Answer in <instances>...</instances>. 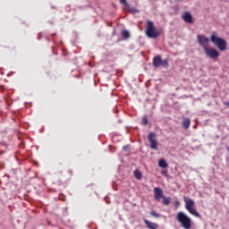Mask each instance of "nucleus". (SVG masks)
<instances>
[{
  "instance_id": "f257e3e1",
  "label": "nucleus",
  "mask_w": 229,
  "mask_h": 229,
  "mask_svg": "<svg viewBox=\"0 0 229 229\" xmlns=\"http://www.w3.org/2000/svg\"><path fill=\"white\" fill-rule=\"evenodd\" d=\"M197 42H199L200 47L203 48L204 53L208 58H211V60H214L215 58H219V51L212 47H208L210 39H208L207 36L198 35Z\"/></svg>"
},
{
  "instance_id": "f03ea898",
  "label": "nucleus",
  "mask_w": 229,
  "mask_h": 229,
  "mask_svg": "<svg viewBox=\"0 0 229 229\" xmlns=\"http://www.w3.org/2000/svg\"><path fill=\"white\" fill-rule=\"evenodd\" d=\"M145 34L148 38H158L159 35H162V32L157 30V26H155V22L148 20L147 25L145 28Z\"/></svg>"
},
{
  "instance_id": "7ed1b4c3",
  "label": "nucleus",
  "mask_w": 229,
  "mask_h": 229,
  "mask_svg": "<svg viewBox=\"0 0 229 229\" xmlns=\"http://www.w3.org/2000/svg\"><path fill=\"white\" fill-rule=\"evenodd\" d=\"M210 42L217 47L218 50L220 51H226V46L228 44L226 43V40L223 38H220L217 35V32L213 31L210 35Z\"/></svg>"
},
{
  "instance_id": "20e7f679",
  "label": "nucleus",
  "mask_w": 229,
  "mask_h": 229,
  "mask_svg": "<svg viewBox=\"0 0 229 229\" xmlns=\"http://www.w3.org/2000/svg\"><path fill=\"white\" fill-rule=\"evenodd\" d=\"M176 219L182 228L191 229L192 227V220L185 213L179 211L176 215Z\"/></svg>"
},
{
  "instance_id": "39448f33",
  "label": "nucleus",
  "mask_w": 229,
  "mask_h": 229,
  "mask_svg": "<svg viewBox=\"0 0 229 229\" xmlns=\"http://www.w3.org/2000/svg\"><path fill=\"white\" fill-rule=\"evenodd\" d=\"M184 202H185V208L191 214L192 216H195V217H199V213L196 211V209L193 208L194 207V200L184 197Z\"/></svg>"
},
{
  "instance_id": "423d86ee",
  "label": "nucleus",
  "mask_w": 229,
  "mask_h": 229,
  "mask_svg": "<svg viewBox=\"0 0 229 229\" xmlns=\"http://www.w3.org/2000/svg\"><path fill=\"white\" fill-rule=\"evenodd\" d=\"M152 65L153 67H156V68L165 67V69H167V67H169V60L167 59L162 60V56L157 55L153 58Z\"/></svg>"
},
{
  "instance_id": "0eeeda50",
  "label": "nucleus",
  "mask_w": 229,
  "mask_h": 229,
  "mask_svg": "<svg viewBox=\"0 0 229 229\" xmlns=\"http://www.w3.org/2000/svg\"><path fill=\"white\" fill-rule=\"evenodd\" d=\"M148 140L150 142V148L151 149H157L158 148V141H157V133L149 132L148 135Z\"/></svg>"
},
{
  "instance_id": "6e6552de",
  "label": "nucleus",
  "mask_w": 229,
  "mask_h": 229,
  "mask_svg": "<svg viewBox=\"0 0 229 229\" xmlns=\"http://www.w3.org/2000/svg\"><path fill=\"white\" fill-rule=\"evenodd\" d=\"M164 196V191L161 190V188H154V199H156V201H160Z\"/></svg>"
},
{
  "instance_id": "1a4fd4ad",
  "label": "nucleus",
  "mask_w": 229,
  "mask_h": 229,
  "mask_svg": "<svg viewBox=\"0 0 229 229\" xmlns=\"http://www.w3.org/2000/svg\"><path fill=\"white\" fill-rule=\"evenodd\" d=\"M143 223L146 225L148 229H158V224L153 223L146 218H143Z\"/></svg>"
},
{
  "instance_id": "9d476101",
  "label": "nucleus",
  "mask_w": 229,
  "mask_h": 229,
  "mask_svg": "<svg viewBox=\"0 0 229 229\" xmlns=\"http://www.w3.org/2000/svg\"><path fill=\"white\" fill-rule=\"evenodd\" d=\"M182 18L184 21V22H187L188 24H192V22H193L192 14H191V13H189V12H185L182 14Z\"/></svg>"
},
{
  "instance_id": "9b49d317",
  "label": "nucleus",
  "mask_w": 229,
  "mask_h": 229,
  "mask_svg": "<svg viewBox=\"0 0 229 229\" xmlns=\"http://www.w3.org/2000/svg\"><path fill=\"white\" fill-rule=\"evenodd\" d=\"M191 126V119L189 118H184L182 122V127L184 130H189Z\"/></svg>"
},
{
  "instance_id": "f8f14e48",
  "label": "nucleus",
  "mask_w": 229,
  "mask_h": 229,
  "mask_svg": "<svg viewBox=\"0 0 229 229\" xmlns=\"http://www.w3.org/2000/svg\"><path fill=\"white\" fill-rule=\"evenodd\" d=\"M158 165L159 167H161L162 169H165L167 168V162L165 159H159L158 161Z\"/></svg>"
},
{
  "instance_id": "ddd939ff",
  "label": "nucleus",
  "mask_w": 229,
  "mask_h": 229,
  "mask_svg": "<svg viewBox=\"0 0 229 229\" xmlns=\"http://www.w3.org/2000/svg\"><path fill=\"white\" fill-rule=\"evenodd\" d=\"M133 174L136 180H142V173L140 170H134Z\"/></svg>"
},
{
  "instance_id": "4468645a",
  "label": "nucleus",
  "mask_w": 229,
  "mask_h": 229,
  "mask_svg": "<svg viewBox=\"0 0 229 229\" xmlns=\"http://www.w3.org/2000/svg\"><path fill=\"white\" fill-rule=\"evenodd\" d=\"M161 199H163L162 203L165 207H168V205L171 203V198H167V197L164 196V198H162Z\"/></svg>"
},
{
  "instance_id": "2eb2a0df",
  "label": "nucleus",
  "mask_w": 229,
  "mask_h": 229,
  "mask_svg": "<svg viewBox=\"0 0 229 229\" xmlns=\"http://www.w3.org/2000/svg\"><path fill=\"white\" fill-rule=\"evenodd\" d=\"M122 36L124 38H130V32L128 30H123L122 31Z\"/></svg>"
},
{
  "instance_id": "dca6fc26",
  "label": "nucleus",
  "mask_w": 229,
  "mask_h": 229,
  "mask_svg": "<svg viewBox=\"0 0 229 229\" xmlns=\"http://www.w3.org/2000/svg\"><path fill=\"white\" fill-rule=\"evenodd\" d=\"M148 116L144 115L142 117V123H141L143 124V126H148Z\"/></svg>"
},
{
  "instance_id": "f3484780",
  "label": "nucleus",
  "mask_w": 229,
  "mask_h": 229,
  "mask_svg": "<svg viewBox=\"0 0 229 229\" xmlns=\"http://www.w3.org/2000/svg\"><path fill=\"white\" fill-rule=\"evenodd\" d=\"M130 13H139V9L135 8V7H131L129 9Z\"/></svg>"
},
{
  "instance_id": "a211bd4d",
  "label": "nucleus",
  "mask_w": 229,
  "mask_h": 229,
  "mask_svg": "<svg viewBox=\"0 0 229 229\" xmlns=\"http://www.w3.org/2000/svg\"><path fill=\"white\" fill-rule=\"evenodd\" d=\"M150 216H152L153 217H160V215L156 211H151Z\"/></svg>"
},
{
  "instance_id": "6ab92c4d",
  "label": "nucleus",
  "mask_w": 229,
  "mask_h": 229,
  "mask_svg": "<svg viewBox=\"0 0 229 229\" xmlns=\"http://www.w3.org/2000/svg\"><path fill=\"white\" fill-rule=\"evenodd\" d=\"M44 37V32H39L38 34V40H42V38Z\"/></svg>"
},
{
  "instance_id": "aec40b11",
  "label": "nucleus",
  "mask_w": 229,
  "mask_h": 229,
  "mask_svg": "<svg viewBox=\"0 0 229 229\" xmlns=\"http://www.w3.org/2000/svg\"><path fill=\"white\" fill-rule=\"evenodd\" d=\"M121 4H123L124 6H128V2L126 0H120Z\"/></svg>"
},
{
  "instance_id": "412c9836",
  "label": "nucleus",
  "mask_w": 229,
  "mask_h": 229,
  "mask_svg": "<svg viewBox=\"0 0 229 229\" xmlns=\"http://www.w3.org/2000/svg\"><path fill=\"white\" fill-rule=\"evenodd\" d=\"M128 149H130V145H125L123 147V151H128Z\"/></svg>"
},
{
  "instance_id": "4be33fe9",
  "label": "nucleus",
  "mask_w": 229,
  "mask_h": 229,
  "mask_svg": "<svg viewBox=\"0 0 229 229\" xmlns=\"http://www.w3.org/2000/svg\"><path fill=\"white\" fill-rule=\"evenodd\" d=\"M174 207H175V208H178V207H180V201L176 200L174 202Z\"/></svg>"
},
{
  "instance_id": "5701e85b",
  "label": "nucleus",
  "mask_w": 229,
  "mask_h": 229,
  "mask_svg": "<svg viewBox=\"0 0 229 229\" xmlns=\"http://www.w3.org/2000/svg\"><path fill=\"white\" fill-rule=\"evenodd\" d=\"M57 183L58 185H64L65 182L64 181H58Z\"/></svg>"
},
{
  "instance_id": "b1692460",
  "label": "nucleus",
  "mask_w": 229,
  "mask_h": 229,
  "mask_svg": "<svg viewBox=\"0 0 229 229\" xmlns=\"http://www.w3.org/2000/svg\"><path fill=\"white\" fill-rule=\"evenodd\" d=\"M68 173H69V174H70V176H72V174H73V173H72V170H68Z\"/></svg>"
},
{
  "instance_id": "393cba45",
  "label": "nucleus",
  "mask_w": 229,
  "mask_h": 229,
  "mask_svg": "<svg viewBox=\"0 0 229 229\" xmlns=\"http://www.w3.org/2000/svg\"><path fill=\"white\" fill-rule=\"evenodd\" d=\"M106 26H108L109 28H111V26H112V23L106 22Z\"/></svg>"
},
{
  "instance_id": "a878e982",
  "label": "nucleus",
  "mask_w": 229,
  "mask_h": 229,
  "mask_svg": "<svg viewBox=\"0 0 229 229\" xmlns=\"http://www.w3.org/2000/svg\"><path fill=\"white\" fill-rule=\"evenodd\" d=\"M46 40H47V42H51V39H49V37H46Z\"/></svg>"
},
{
  "instance_id": "bb28decb",
  "label": "nucleus",
  "mask_w": 229,
  "mask_h": 229,
  "mask_svg": "<svg viewBox=\"0 0 229 229\" xmlns=\"http://www.w3.org/2000/svg\"><path fill=\"white\" fill-rule=\"evenodd\" d=\"M167 170L162 171V174H166Z\"/></svg>"
},
{
  "instance_id": "cd10ccee",
  "label": "nucleus",
  "mask_w": 229,
  "mask_h": 229,
  "mask_svg": "<svg viewBox=\"0 0 229 229\" xmlns=\"http://www.w3.org/2000/svg\"><path fill=\"white\" fill-rule=\"evenodd\" d=\"M48 23L53 25V24H55V21H49Z\"/></svg>"
},
{
  "instance_id": "c85d7f7f",
  "label": "nucleus",
  "mask_w": 229,
  "mask_h": 229,
  "mask_svg": "<svg viewBox=\"0 0 229 229\" xmlns=\"http://www.w3.org/2000/svg\"><path fill=\"white\" fill-rule=\"evenodd\" d=\"M55 35H56L55 33H54V34H51V37H55Z\"/></svg>"
},
{
  "instance_id": "c756f323",
  "label": "nucleus",
  "mask_w": 229,
  "mask_h": 229,
  "mask_svg": "<svg viewBox=\"0 0 229 229\" xmlns=\"http://www.w3.org/2000/svg\"><path fill=\"white\" fill-rule=\"evenodd\" d=\"M226 149H227V151H229V146H228V147H226Z\"/></svg>"
},
{
  "instance_id": "7c9ffc66",
  "label": "nucleus",
  "mask_w": 229,
  "mask_h": 229,
  "mask_svg": "<svg viewBox=\"0 0 229 229\" xmlns=\"http://www.w3.org/2000/svg\"><path fill=\"white\" fill-rule=\"evenodd\" d=\"M227 106H229V102L227 103Z\"/></svg>"
},
{
  "instance_id": "2f4dec72",
  "label": "nucleus",
  "mask_w": 229,
  "mask_h": 229,
  "mask_svg": "<svg viewBox=\"0 0 229 229\" xmlns=\"http://www.w3.org/2000/svg\"><path fill=\"white\" fill-rule=\"evenodd\" d=\"M176 1H182V0H176Z\"/></svg>"
}]
</instances>
